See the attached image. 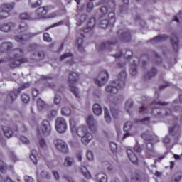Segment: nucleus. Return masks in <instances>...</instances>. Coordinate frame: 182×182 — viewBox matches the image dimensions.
<instances>
[{"label": "nucleus", "instance_id": "obj_3", "mask_svg": "<svg viewBox=\"0 0 182 182\" xmlns=\"http://www.w3.org/2000/svg\"><path fill=\"white\" fill-rule=\"evenodd\" d=\"M126 77H127L126 71L121 72L119 75V79L113 81V85H108L105 88L106 92H107V93H111L112 95H116L120 89L124 87Z\"/></svg>", "mask_w": 182, "mask_h": 182}, {"label": "nucleus", "instance_id": "obj_14", "mask_svg": "<svg viewBox=\"0 0 182 182\" xmlns=\"http://www.w3.org/2000/svg\"><path fill=\"white\" fill-rule=\"evenodd\" d=\"M55 147L61 153H69L68 144L62 139H55L54 141Z\"/></svg>", "mask_w": 182, "mask_h": 182}, {"label": "nucleus", "instance_id": "obj_30", "mask_svg": "<svg viewBox=\"0 0 182 182\" xmlns=\"http://www.w3.org/2000/svg\"><path fill=\"white\" fill-rule=\"evenodd\" d=\"M42 4V0H28V5L31 6V8H38L41 6Z\"/></svg>", "mask_w": 182, "mask_h": 182}, {"label": "nucleus", "instance_id": "obj_28", "mask_svg": "<svg viewBox=\"0 0 182 182\" xmlns=\"http://www.w3.org/2000/svg\"><path fill=\"white\" fill-rule=\"evenodd\" d=\"M156 75L157 70L156 68H152L144 75V79H151V77H154Z\"/></svg>", "mask_w": 182, "mask_h": 182}, {"label": "nucleus", "instance_id": "obj_44", "mask_svg": "<svg viewBox=\"0 0 182 182\" xmlns=\"http://www.w3.org/2000/svg\"><path fill=\"white\" fill-rule=\"evenodd\" d=\"M20 19L22 21H29V19H31V15L26 13H23L20 15Z\"/></svg>", "mask_w": 182, "mask_h": 182}, {"label": "nucleus", "instance_id": "obj_46", "mask_svg": "<svg viewBox=\"0 0 182 182\" xmlns=\"http://www.w3.org/2000/svg\"><path fill=\"white\" fill-rule=\"evenodd\" d=\"M43 39L45 42H52V38L48 33H45L43 34Z\"/></svg>", "mask_w": 182, "mask_h": 182}, {"label": "nucleus", "instance_id": "obj_16", "mask_svg": "<svg viewBox=\"0 0 182 182\" xmlns=\"http://www.w3.org/2000/svg\"><path fill=\"white\" fill-rule=\"evenodd\" d=\"M118 33H121L119 34V37L122 42H130V41H132V34L130 31L127 30L124 32L119 31Z\"/></svg>", "mask_w": 182, "mask_h": 182}, {"label": "nucleus", "instance_id": "obj_55", "mask_svg": "<svg viewBox=\"0 0 182 182\" xmlns=\"http://www.w3.org/2000/svg\"><path fill=\"white\" fill-rule=\"evenodd\" d=\"M20 140L21 141L24 143V144H28L29 143V139H28V138H26V136H20Z\"/></svg>", "mask_w": 182, "mask_h": 182}, {"label": "nucleus", "instance_id": "obj_40", "mask_svg": "<svg viewBox=\"0 0 182 182\" xmlns=\"http://www.w3.org/2000/svg\"><path fill=\"white\" fill-rule=\"evenodd\" d=\"M77 48H78L79 50H80V52H83V50H85V48H83V38H79L77 40Z\"/></svg>", "mask_w": 182, "mask_h": 182}, {"label": "nucleus", "instance_id": "obj_9", "mask_svg": "<svg viewBox=\"0 0 182 182\" xmlns=\"http://www.w3.org/2000/svg\"><path fill=\"white\" fill-rule=\"evenodd\" d=\"M5 122L4 124L6 125L2 127V131L4 132V136L9 139V137H12L14 132H18V127L13 122Z\"/></svg>", "mask_w": 182, "mask_h": 182}, {"label": "nucleus", "instance_id": "obj_23", "mask_svg": "<svg viewBox=\"0 0 182 182\" xmlns=\"http://www.w3.org/2000/svg\"><path fill=\"white\" fill-rule=\"evenodd\" d=\"M169 133L172 136H176V137H180V126L177 124H174V125L169 129Z\"/></svg>", "mask_w": 182, "mask_h": 182}, {"label": "nucleus", "instance_id": "obj_17", "mask_svg": "<svg viewBox=\"0 0 182 182\" xmlns=\"http://www.w3.org/2000/svg\"><path fill=\"white\" fill-rule=\"evenodd\" d=\"M96 26V18H91L87 23V26L83 28V32L85 33H89V32H92L93 31V28Z\"/></svg>", "mask_w": 182, "mask_h": 182}, {"label": "nucleus", "instance_id": "obj_47", "mask_svg": "<svg viewBox=\"0 0 182 182\" xmlns=\"http://www.w3.org/2000/svg\"><path fill=\"white\" fill-rule=\"evenodd\" d=\"M72 56H73V54H72L71 53H65L63 55H60V60H65L66 58H72Z\"/></svg>", "mask_w": 182, "mask_h": 182}, {"label": "nucleus", "instance_id": "obj_26", "mask_svg": "<svg viewBox=\"0 0 182 182\" xmlns=\"http://www.w3.org/2000/svg\"><path fill=\"white\" fill-rule=\"evenodd\" d=\"M134 58H131L129 62L132 63L131 64L129 72L132 76L137 75V65H136V62H134Z\"/></svg>", "mask_w": 182, "mask_h": 182}, {"label": "nucleus", "instance_id": "obj_57", "mask_svg": "<svg viewBox=\"0 0 182 182\" xmlns=\"http://www.w3.org/2000/svg\"><path fill=\"white\" fill-rule=\"evenodd\" d=\"M87 160H93V152L92 151H89L88 152H87Z\"/></svg>", "mask_w": 182, "mask_h": 182}, {"label": "nucleus", "instance_id": "obj_21", "mask_svg": "<svg viewBox=\"0 0 182 182\" xmlns=\"http://www.w3.org/2000/svg\"><path fill=\"white\" fill-rule=\"evenodd\" d=\"M127 156H128L130 161H132V163H133V164H138L139 158H137V156L136 155V154L133 153V150L127 149Z\"/></svg>", "mask_w": 182, "mask_h": 182}, {"label": "nucleus", "instance_id": "obj_48", "mask_svg": "<svg viewBox=\"0 0 182 182\" xmlns=\"http://www.w3.org/2000/svg\"><path fill=\"white\" fill-rule=\"evenodd\" d=\"M37 56L38 57V59H37V61L43 60L45 58V52L43 51H38L37 53Z\"/></svg>", "mask_w": 182, "mask_h": 182}, {"label": "nucleus", "instance_id": "obj_13", "mask_svg": "<svg viewBox=\"0 0 182 182\" xmlns=\"http://www.w3.org/2000/svg\"><path fill=\"white\" fill-rule=\"evenodd\" d=\"M55 129L58 133H65L68 130V124L63 117H60L56 119Z\"/></svg>", "mask_w": 182, "mask_h": 182}, {"label": "nucleus", "instance_id": "obj_50", "mask_svg": "<svg viewBox=\"0 0 182 182\" xmlns=\"http://www.w3.org/2000/svg\"><path fill=\"white\" fill-rule=\"evenodd\" d=\"M73 163V159L70 157H66L64 162V166H70Z\"/></svg>", "mask_w": 182, "mask_h": 182}, {"label": "nucleus", "instance_id": "obj_62", "mask_svg": "<svg viewBox=\"0 0 182 182\" xmlns=\"http://www.w3.org/2000/svg\"><path fill=\"white\" fill-rule=\"evenodd\" d=\"M134 151H135V153H141V147H140V146H139V145H136L134 147Z\"/></svg>", "mask_w": 182, "mask_h": 182}, {"label": "nucleus", "instance_id": "obj_37", "mask_svg": "<svg viewBox=\"0 0 182 182\" xmlns=\"http://www.w3.org/2000/svg\"><path fill=\"white\" fill-rule=\"evenodd\" d=\"M77 25H78V26L82 25L83 23V22H85V21L86 19H87V15L82 14V15L80 16L79 17H77Z\"/></svg>", "mask_w": 182, "mask_h": 182}, {"label": "nucleus", "instance_id": "obj_64", "mask_svg": "<svg viewBox=\"0 0 182 182\" xmlns=\"http://www.w3.org/2000/svg\"><path fill=\"white\" fill-rule=\"evenodd\" d=\"M180 180H181V176H178L176 178V176H173L172 178V182H179Z\"/></svg>", "mask_w": 182, "mask_h": 182}, {"label": "nucleus", "instance_id": "obj_39", "mask_svg": "<svg viewBox=\"0 0 182 182\" xmlns=\"http://www.w3.org/2000/svg\"><path fill=\"white\" fill-rule=\"evenodd\" d=\"M136 123L140 124H150V117H146L142 119H136Z\"/></svg>", "mask_w": 182, "mask_h": 182}, {"label": "nucleus", "instance_id": "obj_11", "mask_svg": "<svg viewBox=\"0 0 182 182\" xmlns=\"http://www.w3.org/2000/svg\"><path fill=\"white\" fill-rule=\"evenodd\" d=\"M52 127L50 122L45 119L42 122V125L38 128V134L40 136H48L50 133Z\"/></svg>", "mask_w": 182, "mask_h": 182}, {"label": "nucleus", "instance_id": "obj_52", "mask_svg": "<svg viewBox=\"0 0 182 182\" xmlns=\"http://www.w3.org/2000/svg\"><path fill=\"white\" fill-rule=\"evenodd\" d=\"M132 56H133V51H132L131 50H127L124 54V58L126 59H130Z\"/></svg>", "mask_w": 182, "mask_h": 182}, {"label": "nucleus", "instance_id": "obj_4", "mask_svg": "<svg viewBox=\"0 0 182 182\" xmlns=\"http://www.w3.org/2000/svg\"><path fill=\"white\" fill-rule=\"evenodd\" d=\"M16 51V53L13 55V58L9 60V66L12 69L19 68L22 63H28L29 62L28 58L25 57V52L22 48H17Z\"/></svg>", "mask_w": 182, "mask_h": 182}, {"label": "nucleus", "instance_id": "obj_53", "mask_svg": "<svg viewBox=\"0 0 182 182\" xmlns=\"http://www.w3.org/2000/svg\"><path fill=\"white\" fill-rule=\"evenodd\" d=\"M6 170V164L4 163V161L0 160V171L1 173H4Z\"/></svg>", "mask_w": 182, "mask_h": 182}, {"label": "nucleus", "instance_id": "obj_27", "mask_svg": "<svg viewBox=\"0 0 182 182\" xmlns=\"http://www.w3.org/2000/svg\"><path fill=\"white\" fill-rule=\"evenodd\" d=\"M95 178L98 182H107V176L103 173H97Z\"/></svg>", "mask_w": 182, "mask_h": 182}, {"label": "nucleus", "instance_id": "obj_49", "mask_svg": "<svg viewBox=\"0 0 182 182\" xmlns=\"http://www.w3.org/2000/svg\"><path fill=\"white\" fill-rule=\"evenodd\" d=\"M38 48H39V46L36 44H31L28 47V51L33 52V50H38Z\"/></svg>", "mask_w": 182, "mask_h": 182}, {"label": "nucleus", "instance_id": "obj_45", "mask_svg": "<svg viewBox=\"0 0 182 182\" xmlns=\"http://www.w3.org/2000/svg\"><path fill=\"white\" fill-rule=\"evenodd\" d=\"M109 146L111 147L112 153H117V144L114 142H110Z\"/></svg>", "mask_w": 182, "mask_h": 182}, {"label": "nucleus", "instance_id": "obj_63", "mask_svg": "<svg viewBox=\"0 0 182 182\" xmlns=\"http://www.w3.org/2000/svg\"><path fill=\"white\" fill-rule=\"evenodd\" d=\"M133 105H134L133 100H129L126 102V107H133Z\"/></svg>", "mask_w": 182, "mask_h": 182}, {"label": "nucleus", "instance_id": "obj_33", "mask_svg": "<svg viewBox=\"0 0 182 182\" xmlns=\"http://www.w3.org/2000/svg\"><path fill=\"white\" fill-rule=\"evenodd\" d=\"M167 103L161 101H153L151 103V106L154 107V109H161V107L166 106Z\"/></svg>", "mask_w": 182, "mask_h": 182}, {"label": "nucleus", "instance_id": "obj_24", "mask_svg": "<svg viewBox=\"0 0 182 182\" xmlns=\"http://www.w3.org/2000/svg\"><path fill=\"white\" fill-rule=\"evenodd\" d=\"M12 48H14L12 43H3L0 45V53H3L6 50H11Z\"/></svg>", "mask_w": 182, "mask_h": 182}, {"label": "nucleus", "instance_id": "obj_19", "mask_svg": "<svg viewBox=\"0 0 182 182\" xmlns=\"http://www.w3.org/2000/svg\"><path fill=\"white\" fill-rule=\"evenodd\" d=\"M87 124L91 132H95L96 130V120H95L92 115H90L87 118Z\"/></svg>", "mask_w": 182, "mask_h": 182}, {"label": "nucleus", "instance_id": "obj_15", "mask_svg": "<svg viewBox=\"0 0 182 182\" xmlns=\"http://www.w3.org/2000/svg\"><path fill=\"white\" fill-rule=\"evenodd\" d=\"M107 79H109V73L107 71H102L100 73L98 77L94 80V82L97 86H103Z\"/></svg>", "mask_w": 182, "mask_h": 182}, {"label": "nucleus", "instance_id": "obj_1", "mask_svg": "<svg viewBox=\"0 0 182 182\" xmlns=\"http://www.w3.org/2000/svg\"><path fill=\"white\" fill-rule=\"evenodd\" d=\"M102 14L101 21L100 23V28L101 29H106L107 26H113L116 22V17H114V9L109 7V6H102L100 8Z\"/></svg>", "mask_w": 182, "mask_h": 182}, {"label": "nucleus", "instance_id": "obj_18", "mask_svg": "<svg viewBox=\"0 0 182 182\" xmlns=\"http://www.w3.org/2000/svg\"><path fill=\"white\" fill-rule=\"evenodd\" d=\"M15 29V23L12 22L6 23L0 26V31L1 32H11Z\"/></svg>", "mask_w": 182, "mask_h": 182}, {"label": "nucleus", "instance_id": "obj_56", "mask_svg": "<svg viewBox=\"0 0 182 182\" xmlns=\"http://www.w3.org/2000/svg\"><path fill=\"white\" fill-rule=\"evenodd\" d=\"M39 144H40V147H41V149H45V147H46V142L45 141V139H40Z\"/></svg>", "mask_w": 182, "mask_h": 182}, {"label": "nucleus", "instance_id": "obj_6", "mask_svg": "<svg viewBox=\"0 0 182 182\" xmlns=\"http://www.w3.org/2000/svg\"><path fill=\"white\" fill-rule=\"evenodd\" d=\"M77 134L79 137H81V141L82 144H89L93 139V135L90 134L87 129V127L85 125L80 126L74 131V134Z\"/></svg>", "mask_w": 182, "mask_h": 182}, {"label": "nucleus", "instance_id": "obj_35", "mask_svg": "<svg viewBox=\"0 0 182 182\" xmlns=\"http://www.w3.org/2000/svg\"><path fill=\"white\" fill-rule=\"evenodd\" d=\"M37 107L38 110L41 112V110H43L45 107H46V104L45 103V102H43V100H42V99L39 98L37 100Z\"/></svg>", "mask_w": 182, "mask_h": 182}, {"label": "nucleus", "instance_id": "obj_36", "mask_svg": "<svg viewBox=\"0 0 182 182\" xmlns=\"http://www.w3.org/2000/svg\"><path fill=\"white\" fill-rule=\"evenodd\" d=\"M37 156H38V151L32 150L31 154L30 155V159L31 160H32L34 164H36L38 163V160L36 159Z\"/></svg>", "mask_w": 182, "mask_h": 182}, {"label": "nucleus", "instance_id": "obj_2", "mask_svg": "<svg viewBox=\"0 0 182 182\" xmlns=\"http://www.w3.org/2000/svg\"><path fill=\"white\" fill-rule=\"evenodd\" d=\"M26 31H28V24H26V23L24 21H21L20 24L18 25V28L16 30V32L18 35L14 36L16 42L23 45L25 42L29 41V39H31V38H33V36H36V35H38V33H25Z\"/></svg>", "mask_w": 182, "mask_h": 182}, {"label": "nucleus", "instance_id": "obj_38", "mask_svg": "<svg viewBox=\"0 0 182 182\" xmlns=\"http://www.w3.org/2000/svg\"><path fill=\"white\" fill-rule=\"evenodd\" d=\"M61 113L63 116H70L72 114V110L69 107H63L61 109Z\"/></svg>", "mask_w": 182, "mask_h": 182}, {"label": "nucleus", "instance_id": "obj_59", "mask_svg": "<svg viewBox=\"0 0 182 182\" xmlns=\"http://www.w3.org/2000/svg\"><path fill=\"white\" fill-rule=\"evenodd\" d=\"M24 181L25 182H34L35 181L31 176H24Z\"/></svg>", "mask_w": 182, "mask_h": 182}, {"label": "nucleus", "instance_id": "obj_20", "mask_svg": "<svg viewBox=\"0 0 182 182\" xmlns=\"http://www.w3.org/2000/svg\"><path fill=\"white\" fill-rule=\"evenodd\" d=\"M132 127H133V124L130 122H127L124 125V132H126V133L124 134L122 137L123 140H124V139H127V137L130 136V133L132 132Z\"/></svg>", "mask_w": 182, "mask_h": 182}, {"label": "nucleus", "instance_id": "obj_51", "mask_svg": "<svg viewBox=\"0 0 182 182\" xmlns=\"http://www.w3.org/2000/svg\"><path fill=\"white\" fill-rule=\"evenodd\" d=\"M62 100V98H60V96L58 95V92H55V96L54 97V103L55 105H59Z\"/></svg>", "mask_w": 182, "mask_h": 182}, {"label": "nucleus", "instance_id": "obj_42", "mask_svg": "<svg viewBox=\"0 0 182 182\" xmlns=\"http://www.w3.org/2000/svg\"><path fill=\"white\" fill-rule=\"evenodd\" d=\"M139 112L141 114H147L149 113V107L142 105L139 107Z\"/></svg>", "mask_w": 182, "mask_h": 182}, {"label": "nucleus", "instance_id": "obj_7", "mask_svg": "<svg viewBox=\"0 0 182 182\" xmlns=\"http://www.w3.org/2000/svg\"><path fill=\"white\" fill-rule=\"evenodd\" d=\"M49 12V7H39L37 9L35 13V19H50L52 18H56L58 14L56 13H51L48 16V13Z\"/></svg>", "mask_w": 182, "mask_h": 182}, {"label": "nucleus", "instance_id": "obj_61", "mask_svg": "<svg viewBox=\"0 0 182 182\" xmlns=\"http://www.w3.org/2000/svg\"><path fill=\"white\" fill-rule=\"evenodd\" d=\"M57 114L56 110H52L48 114V117L52 118V117H55Z\"/></svg>", "mask_w": 182, "mask_h": 182}, {"label": "nucleus", "instance_id": "obj_34", "mask_svg": "<svg viewBox=\"0 0 182 182\" xmlns=\"http://www.w3.org/2000/svg\"><path fill=\"white\" fill-rule=\"evenodd\" d=\"M168 38V36H167V35H159L154 38L151 42H163V41H166Z\"/></svg>", "mask_w": 182, "mask_h": 182}, {"label": "nucleus", "instance_id": "obj_60", "mask_svg": "<svg viewBox=\"0 0 182 182\" xmlns=\"http://www.w3.org/2000/svg\"><path fill=\"white\" fill-rule=\"evenodd\" d=\"M168 86H170V82H166L164 85L159 87V90H163V89H166V87H168Z\"/></svg>", "mask_w": 182, "mask_h": 182}, {"label": "nucleus", "instance_id": "obj_41", "mask_svg": "<svg viewBox=\"0 0 182 182\" xmlns=\"http://www.w3.org/2000/svg\"><path fill=\"white\" fill-rule=\"evenodd\" d=\"M104 113L105 122H107V123H110V122H112V117H110V114H109V110H107V108L105 107L104 109Z\"/></svg>", "mask_w": 182, "mask_h": 182}, {"label": "nucleus", "instance_id": "obj_12", "mask_svg": "<svg viewBox=\"0 0 182 182\" xmlns=\"http://www.w3.org/2000/svg\"><path fill=\"white\" fill-rule=\"evenodd\" d=\"M29 86H31V85L28 82H26L21 85V86L17 90H14L13 91L9 92L8 97L11 99V102H14V100L18 97V95L21 94V92H22V90H25V89H28Z\"/></svg>", "mask_w": 182, "mask_h": 182}, {"label": "nucleus", "instance_id": "obj_10", "mask_svg": "<svg viewBox=\"0 0 182 182\" xmlns=\"http://www.w3.org/2000/svg\"><path fill=\"white\" fill-rule=\"evenodd\" d=\"M15 4H3L0 7V19H6L9 16L11 11L14 9Z\"/></svg>", "mask_w": 182, "mask_h": 182}, {"label": "nucleus", "instance_id": "obj_5", "mask_svg": "<svg viewBox=\"0 0 182 182\" xmlns=\"http://www.w3.org/2000/svg\"><path fill=\"white\" fill-rule=\"evenodd\" d=\"M141 137L144 140L148 141L146 144V156L148 159H151L154 156V144L159 143V141H156L154 136L150 134V132L143 133Z\"/></svg>", "mask_w": 182, "mask_h": 182}, {"label": "nucleus", "instance_id": "obj_32", "mask_svg": "<svg viewBox=\"0 0 182 182\" xmlns=\"http://www.w3.org/2000/svg\"><path fill=\"white\" fill-rule=\"evenodd\" d=\"M92 110L95 114L99 116L102 114V107L99 104H94L92 106Z\"/></svg>", "mask_w": 182, "mask_h": 182}, {"label": "nucleus", "instance_id": "obj_43", "mask_svg": "<svg viewBox=\"0 0 182 182\" xmlns=\"http://www.w3.org/2000/svg\"><path fill=\"white\" fill-rule=\"evenodd\" d=\"M21 100L23 103H29L31 101V97H29V95L26 94H23L21 95Z\"/></svg>", "mask_w": 182, "mask_h": 182}, {"label": "nucleus", "instance_id": "obj_25", "mask_svg": "<svg viewBox=\"0 0 182 182\" xmlns=\"http://www.w3.org/2000/svg\"><path fill=\"white\" fill-rule=\"evenodd\" d=\"M116 43H117V41H107L105 43H102L100 46V50H103V49H109V48H112V46H113V45H116Z\"/></svg>", "mask_w": 182, "mask_h": 182}, {"label": "nucleus", "instance_id": "obj_29", "mask_svg": "<svg viewBox=\"0 0 182 182\" xmlns=\"http://www.w3.org/2000/svg\"><path fill=\"white\" fill-rule=\"evenodd\" d=\"M70 129L71 130V133L75 134V132H76V120L73 118L70 119L69 120Z\"/></svg>", "mask_w": 182, "mask_h": 182}, {"label": "nucleus", "instance_id": "obj_31", "mask_svg": "<svg viewBox=\"0 0 182 182\" xmlns=\"http://www.w3.org/2000/svg\"><path fill=\"white\" fill-rule=\"evenodd\" d=\"M80 170L84 177H85V178H87L88 180L92 178V175L90 174V172L88 171L87 168L86 166H81Z\"/></svg>", "mask_w": 182, "mask_h": 182}, {"label": "nucleus", "instance_id": "obj_54", "mask_svg": "<svg viewBox=\"0 0 182 182\" xmlns=\"http://www.w3.org/2000/svg\"><path fill=\"white\" fill-rule=\"evenodd\" d=\"M33 97H38L39 96V90L36 88H33L31 90Z\"/></svg>", "mask_w": 182, "mask_h": 182}, {"label": "nucleus", "instance_id": "obj_58", "mask_svg": "<svg viewBox=\"0 0 182 182\" xmlns=\"http://www.w3.org/2000/svg\"><path fill=\"white\" fill-rule=\"evenodd\" d=\"M112 116H113L114 119H117V117H119V110L112 109Z\"/></svg>", "mask_w": 182, "mask_h": 182}, {"label": "nucleus", "instance_id": "obj_8", "mask_svg": "<svg viewBox=\"0 0 182 182\" xmlns=\"http://www.w3.org/2000/svg\"><path fill=\"white\" fill-rule=\"evenodd\" d=\"M79 80V74L75 72H71L68 76V84L70 89V92L73 93L75 97H79V92L77 87L73 86Z\"/></svg>", "mask_w": 182, "mask_h": 182}, {"label": "nucleus", "instance_id": "obj_22", "mask_svg": "<svg viewBox=\"0 0 182 182\" xmlns=\"http://www.w3.org/2000/svg\"><path fill=\"white\" fill-rule=\"evenodd\" d=\"M171 43L175 50V52H178V43H179V40H178V37L177 36V35L173 34L171 36Z\"/></svg>", "mask_w": 182, "mask_h": 182}]
</instances>
